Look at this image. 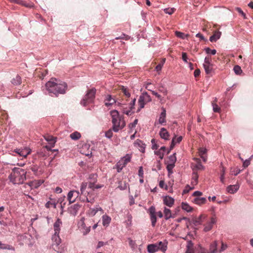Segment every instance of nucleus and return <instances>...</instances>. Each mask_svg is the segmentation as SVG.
<instances>
[{
  "instance_id": "obj_60",
  "label": "nucleus",
  "mask_w": 253,
  "mask_h": 253,
  "mask_svg": "<svg viewBox=\"0 0 253 253\" xmlns=\"http://www.w3.org/2000/svg\"><path fill=\"white\" fill-rule=\"evenodd\" d=\"M159 90L160 92L163 93L164 95H167L168 93L167 89L163 86L160 87Z\"/></svg>"
},
{
  "instance_id": "obj_25",
  "label": "nucleus",
  "mask_w": 253,
  "mask_h": 253,
  "mask_svg": "<svg viewBox=\"0 0 253 253\" xmlns=\"http://www.w3.org/2000/svg\"><path fill=\"white\" fill-rule=\"evenodd\" d=\"M102 211V209L99 206H96L94 208L90 209L89 211V214L90 216H94L98 211Z\"/></svg>"
},
{
  "instance_id": "obj_55",
  "label": "nucleus",
  "mask_w": 253,
  "mask_h": 253,
  "mask_svg": "<svg viewBox=\"0 0 253 253\" xmlns=\"http://www.w3.org/2000/svg\"><path fill=\"white\" fill-rule=\"evenodd\" d=\"M175 144V137H173L172 139L169 150L168 151V153H169V152L174 148Z\"/></svg>"
},
{
  "instance_id": "obj_49",
  "label": "nucleus",
  "mask_w": 253,
  "mask_h": 253,
  "mask_svg": "<svg viewBox=\"0 0 253 253\" xmlns=\"http://www.w3.org/2000/svg\"><path fill=\"white\" fill-rule=\"evenodd\" d=\"M213 111L214 112H218L219 113L220 111V108L218 107V106L213 102L211 103Z\"/></svg>"
},
{
  "instance_id": "obj_3",
  "label": "nucleus",
  "mask_w": 253,
  "mask_h": 253,
  "mask_svg": "<svg viewBox=\"0 0 253 253\" xmlns=\"http://www.w3.org/2000/svg\"><path fill=\"white\" fill-rule=\"evenodd\" d=\"M62 225V222L59 218H57L53 224L54 234L52 236V249L58 253H62L64 249L60 245L61 243V239L59 236V233L61 230V226Z\"/></svg>"
},
{
  "instance_id": "obj_13",
  "label": "nucleus",
  "mask_w": 253,
  "mask_h": 253,
  "mask_svg": "<svg viewBox=\"0 0 253 253\" xmlns=\"http://www.w3.org/2000/svg\"><path fill=\"white\" fill-rule=\"evenodd\" d=\"M80 208L81 206L79 204H76L71 206L69 208L68 211L71 214L76 215Z\"/></svg>"
},
{
  "instance_id": "obj_5",
  "label": "nucleus",
  "mask_w": 253,
  "mask_h": 253,
  "mask_svg": "<svg viewBox=\"0 0 253 253\" xmlns=\"http://www.w3.org/2000/svg\"><path fill=\"white\" fill-rule=\"evenodd\" d=\"M112 119V129L114 132H117L119 130L123 129L126 126V123L123 118L120 116L119 112L116 110H112L110 112Z\"/></svg>"
},
{
  "instance_id": "obj_7",
  "label": "nucleus",
  "mask_w": 253,
  "mask_h": 253,
  "mask_svg": "<svg viewBox=\"0 0 253 253\" xmlns=\"http://www.w3.org/2000/svg\"><path fill=\"white\" fill-rule=\"evenodd\" d=\"M95 88H92L89 89L81 100V104L85 106L87 104L91 103L95 97Z\"/></svg>"
},
{
  "instance_id": "obj_17",
  "label": "nucleus",
  "mask_w": 253,
  "mask_h": 253,
  "mask_svg": "<svg viewBox=\"0 0 253 253\" xmlns=\"http://www.w3.org/2000/svg\"><path fill=\"white\" fill-rule=\"evenodd\" d=\"M162 112H161L159 119V122L160 124L163 125L166 123V110L164 108H162Z\"/></svg>"
},
{
  "instance_id": "obj_30",
  "label": "nucleus",
  "mask_w": 253,
  "mask_h": 253,
  "mask_svg": "<svg viewBox=\"0 0 253 253\" xmlns=\"http://www.w3.org/2000/svg\"><path fill=\"white\" fill-rule=\"evenodd\" d=\"M146 103V102H145V101L144 99V97L142 96V95H141L139 96L138 101V105H139L138 111H140L141 109L144 108Z\"/></svg>"
},
{
  "instance_id": "obj_18",
  "label": "nucleus",
  "mask_w": 253,
  "mask_h": 253,
  "mask_svg": "<svg viewBox=\"0 0 253 253\" xmlns=\"http://www.w3.org/2000/svg\"><path fill=\"white\" fill-rule=\"evenodd\" d=\"M42 183L43 181L42 180H35L27 183V185H29L31 188H37Z\"/></svg>"
},
{
  "instance_id": "obj_1",
  "label": "nucleus",
  "mask_w": 253,
  "mask_h": 253,
  "mask_svg": "<svg viewBox=\"0 0 253 253\" xmlns=\"http://www.w3.org/2000/svg\"><path fill=\"white\" fill-rule=\"evenodd\" d=\"M96 174H91L89 176V179H93V181H90L89 183L83 182L81 185V194L83 195L84 197H80V201L83 202H88L93 203L94 202V199H89L88 196L94 190L102 188L103 185H95V182L96 181Z\"/></svg>"
},
{
  "instance_id": "obj_39",
  "label": "nucleus",
  "mask_w": 253,
  "mask_h": 253,
  "mask_svg": "<svg viewBox=\"0 0 253 253\" xmlns=\"http://www.w3.org/2000/svg\"><path fill=\"white\" fill-rule=\"evenodd\" d=\"M203 67L207 74H210L211 73L212 68L211 67V64H203Z\"/></svg>"
},
{
  "instance_id": "obj_2",
  "label": "nucleus",
  "mask_w": 253,
  "mask_h": 253,
  "mask_svg": "<svg viewBox=\"0 0 253 253\" xmlns=\"http://www.w3.org/2000/svg\"><path fill=\"white\" fill-rule=\"evenodd\" d=\"M45 87L49 93H53L57 96L59 94L65 93L67 85L65 82L52 78L46 83Z\"/></svg>"
},
{
  "instance_id": "obj_16",
  "label": "nucleus",
  "mask_w": 253,
  "mask_h": 253,
  "mask_svg": "<svg viewBox=\"0 0 253 253\" xmlns=\"http://www.w3.org/2000/svg\"><path fill=\"white\" fill-rule=\"evenodd\" d=\"M174 200L173 198L169 196H166L164 198V203L169 207H171L174 204Z\"/></svg>"
},
{
  "instance_id": "obj_32",
  "label": "nucleus",
  "mask_w": 253,
  "mask_h": 253,
  "mask_svg": "<svg viewBox=\"0 0 253 253\" xmlns=\"http://www.w3.org/2000/svg\"><path fill=\"white\" fill-rule=\"evenodd\" d=\"M206 202V198L204 197H197L194 199V202L197 205H202Z\"/></svg>"
},
{
  "instance_id": "obj_53",
  "label": "nucleus",
  "mask_w": 253,
  "mask_h": 253,
  "mask_svg": "<svg viewBox=\"0 0 253 253\" xmlns=\"http://www.w3.org/2000/svg\"><path fill=\"white\" fill-rule=\"evenodd\" d=\"M252 158H253V156H251L249 159L244 161L243 164V166L244 167V168H247L250 165V161H251V159H252Z\"/></svg>"
},
{
  "instance_id": "obj_63",
  "label": "nucleus",
  "mask_w": 253,
  "mask_h": 253,
  "mask_svg": "<svg viewBox=\"0 0 253 253\" xmlns=\"http://www.w3.org/2000/svg\"><path fill=\"white\" fill-rule=\"evenodd\" d=\"M207 152V149L204 148H201L199 149V155H204Z\"/></svg>"
},
{
  "instance_id": "obj_64",
  "label": "nucleus",
  "mask_w": 253,
  "mask_h": 253,
  "mask_svg": "<svg viewBox=\"0 0 253 253\" xmlns=\"http://www.w3.org/2000/svg\"><path fill=\"white\" fill-rule=\"evenodd\" d=\"M163 66V63H160L156 66L155 69L157 72L161 71L162 68Z\"/></svg>"
},
{
  "instance_id": "obj_27",
  "label": "nucleus",
  "mask_w": 253,
  "mask_h": 253,
  "mask_svg": "<svg viewBox=\"0 0 253 253\" xmlns=\"http://www.w3.org/2000/svg\"><path fill=\"white\" fill-rule=\"evenodd\" d=\"M89 147H90V145L89 144H84V145H83L82 149L81 150V153L83 154H84V155H85V156H89L91 155L92 153H91V150H88L87 153H85L84 151V149H88V150L89 149Z\"/></svg>"
},
{
  "instance_id": "obj_19",
  "label": "nucleus",
  "mask_w": 253,
  "mask_h": 253,
  "mask_svg": "<svg viewBox=\"0 0 253 253\" xmlns=\"http://www.w3.org/2000/svg\"><path fill=\"white\" fill-rule=\"evenodd\" d=\"M116 102V100L114 98L112 97L111 95H107L105 100V104L106 106H109L113 105Z\"/></svg>"
},
{
  "instance_id": "obj_14",
  "label": "nucleus",
  "mask_w": 253,
  "mask_h": 253,
  "mask_svg": "<svg viewBox=\"0 0 253 253\" xmlns=\"http://www.w3.org/2000/svg\"><path fill=\"white\" fill-rule=\"evenodd\" d=\"M135 146L138 148L139 150L142 153L145 152L146 145L140 139H137L134 143Z\"/></svg>"
},
{
  "instance_id": "obj_40",
  "label": "nucleus",
  "mask_w": 253,
  "mask_h": 253,
  "mask_svg": "<svg viewBox=\"0 0 253 253\" xmlns=\"http://www.w3.org/2000/svg\"><path fill=\"white\" fill-rule=\"evenodd\" d=\"M175 34L177 37L182 39H185L187 38L188 37V35H186L184 33L181 32L175 31Z\"/></svg>"
},
{
  "instance_id": "obj_34",
  "label": "nucleus",
  "mask_w": 253,
  "mask_h": 253,
  "mask_svg": "<svg viewBox=\"0 0 253 253\" xmlns=\"http://www.w3.org/2000/svg\"><path fill=\"white\" fill-rule=\"evenodd\" d=\"M126 165L123 163V161L120 160L116 164V167L117 169V171L118 172H121V171L122 170L123 168L126 167Z\"/></svg>"
},
{
  "instance_id": "obj_56",
  "label": "nucleus",
  "mask_w": 253,
  "mask_h": 253,
  "mask_svg": "<svg viewBox=\"0 0 253 253\" xmlns=\"http://www.w3.org/2000/svg\"><path fill=\"white\" fill-rule=\"evenodd\" d=\"M227 248L226 244H224L223 242H221V246L220 249L218 250V252L221 253L225 251Z\"/></svg>"
},
{
  "instance_id": "obj_6",
  "label": "nucleus",
  "mask_w": 253,
  "mask_h": 253,
  "mask_svg": "<svg viewBox=\"0 0 253 253\" xmlns=\"http://www.w3.org/2000/svg\"><path fill=\"white\" fill-rule=\"evenodd\" d=\"M168 242L166 240L164 242L159 241L155 244H149L147 246V252L149 253H155L159 251L165 253L167 250Z\"/></svg>"
},
{
  "instance_id": "obj_47",
  "label": "nucleus",
  "mask_w": 253,
  "mask_h": 253,
  "mask_svg": "<svg viewBox=\"0 0 253 253\" xmlns=\"http://www.w3.org/2000/svg\"><path fill=\"white\" fill-rule=\"evenodd\" d=\"M123 107L122 111L124 114L127 115V116H130L133 113V112L132 111L133 109L129 108V110H126V108L125 107Z\"/></svg>"
},
{
  "instance_id": "obj_41",
  "label": "nucleus",
  "mask_w": 253,
  "mask_h": 253,
  "mask_svg": "<svg viewBox=\"0 0 253 253\" xmlns=\"http://www.w3.org/2000/svg\"><path fill=\"white\" fill-rule=\"evenodd\" d=\"M150 84H147V85L146 87V88L148 90H150L152 92V94L155 95L158 99H159L160 100H162V96L159 94H158L156 91H155L154 90H151L150 89L148 88V86Z\"/></svg>"
},
{
  "instance_id": "obj_50",
  "label": "nucleus",
  "mask_w": 253,
  "mask_h": 253,
  "mask_svg": "<svg viewBox=\"0 0 253 253\" xmlns=\"http://www.w3.org/2000/svg\"><path fill=\"white\" fill-rule=\"evenodd\" d=\"M113 129H109L105 134V136L107 138L111 139L113 136Z\"/></svg>"
},
{
  "instance_id": "obj_20",
  "label": "nucleus",
  "mask_w": 253,
  "mask_h": 253,
  "mask_svg": "<svg viewBox=\"0 0 253 253\" xmlns=\"http://www.w3.org/2000/svg\"><path fill=\"white\" fill-rule=\"evenodd\" d=\"M159 134L161 137L162 139H164L165 140H168L169 139V135L168 131L166 130L165 128H161Z\"/></svg>"
},
{
  "instance_id": "obj_36",
  "label": "nucleus",
  "mask_w": 253,
  "mask_h": 253,
  "mask_svg": "<svg viewBox=\"0 0 253 253\" xmlns=\"http://www.w3.org/2000/svg\"><path fill=\"white\" fill-rule=\"evenodd\" d=\"M131 158V155L129 154H126L125 156L123 157L121 160L123 161V163H124L125 165H126V164L130 161Z\"/></svg>"
},
{
  "instance_id": "obj_62",
  "label": "nucleus",
  "mask_w": 253,
  "mask_h": 253,
  "mask_svg": "<svg viewBox=\"0 0 253 253\" xmlns=\"http://www.w3.org/2000/svg\"><path fill=\"white\" fill-rule=\"evenodd\" d=\"M182 59L184 62L188 63V61H187L188 57H187L186 53H185V52L182 53Z\"/></svg>"
},
{
  "instance_id": "obj_24",
  "label": "nucleus",
  "mask_w": 253,
  "mask_h": 253,
  "mask_svg": "<svg viewBox=\"0 0 253 253\" xmlns=\"http://www.w3.org/2000/svg\"><path fill=\"white\" fill-rule=\"evenodd\" d=\"M176 161V153H174L169 157L168 160L166 162V164L175 165Z\"/></svg>"
},
{
  "instance_id": "obj_21",
  "label": "nucleus",
  "mask_w": 253,
  "mask_h": 253,
  "mask_svg": "<svg viewBox=\"0 0 253 253\" xmlns=\"http://www.w3.org/2000/svg\"><path fill=\"white\" fill-rule=\"evenodd\" d=\"M221 33L219 31L215 32L210 37V41L211 42H216L221 37Z\"/></svg>"
},
{
  "instance_id": "obj_22",
  "label": "nucleus",
  "mask_w": 253,
  "mask_h": 253,
  "mask_svg": "<svg viewBox=\"0 0 253 253\" xmlns=\"http://www.w3.org/2000/svg\"><path fill=\"white\" fill-rule=\"evenodd\" d=\"M217 247V242L216 241H214L211 243L210 246V253H216L218 252Z\"/></svg>"
},
{
  "instance_id": "obj_51",
  "label": "nucleus",
  "mask_w": 253,
  "mask_h": 253,
  "mask_svg": "<svg viewBox=\"0 0 253 253\" xmlns=\"http://www.w3.org/2000/svg\"><path fill=\"white\" fill-rule=\"evenodd\" d=\"M175 10L174 8H166L164 9V12L169 15L172 14Z\"/></svg>"
},
{
  "instance_id": "obj_42",
  "label": "nucleus",
  "mask_w": 253,
  "mask_h": 253,
  "mask_svg": "<svg viewBox=\"0 0 253 253\" xmlns=\"http://www.w3.org/2000/svg\"><path fill=\"white\" fill-rule=\"evenodd\" d=\"M141 95L144 97L145 102H149L151 101V98L150 96L147 93V92H144Z\"/></svg>"
},
{
  "instance_id": "obj_31",
  "label": "nucleus",
  "mask_w": 253,
  "mask_h": 253,
  "mask_svg": "<svg viewBox=\"0 0 253 253\" xmlns=\"http://www.w3.org/2000/svg\"><path fill=\"white\" fill-rule=\"evenodd\" d=\"M182 209L187 212H191L193 208L187 203L182 202L181 204Z\"/></svg>"
},
{
  "instance_id": "obj_10",
  "label": "nucleus",
  "mask_w": 253,
  "mask_h": 253,
  "mask_svg": "<svg viewBox=\"0 0 253 253\" xmlns=\"http://www.w3.org/2000/svg\"><path fill=\"white\" fill-rule=\"evenodd\" d=\"M148 212L150 214V219L153 227L155 226L157 222V217L156 215V209L154 206H151Z\"/></svg>"
},
{
  "instance_id": "obj_61",
  "label": "nucleus",
  "mask_w": 253,
  "mask_h": 253,
  "mask_svg": "<svg viewBox=\"0 0 253 253\" xmlns=\"http://www.w3.org/2000/svg\"><path fill=\"white\" fill-rule=\"evenodd\" d=\"M241 172V170L239 169H236L234 170H231L232 174H233L235 176L237 175Z\"/></svg>"
},
{
  "instance_id": "obj_11",
  "label": "nucleus",
  "mask_w": 253,
  "mask_h": 253,
  "mask_svg": "<svg viewBox=\"0 0 253 253\" xmlns=\"http://www.w3.org/2000/svg\"><path fill=\"white\" fill-rule=\"evenodd\" d=\"M216 220L215 218L212 217L211 218L210 221H208L207 223L205 225L204 231L206 232L211 230L212 229L213 224H214L216 223Z\"/></svg>"
},
{
  "instance_id": "obj_45",
  "label": "nucleus",
  "mask_w": 253,
  "mask_h": 253,
  "mask_svg": "<svg viewBox=\"0 0 253 253\" xmlns=\"http://www.w3.org/2000/svg\"><path fill=\"white\" fill-rule=\"evenodd\" d=\"M122 90L123 92L124 93V95L126 97H129L130 96V93L128 91L127 88L124 86L122 87Z\"/></svg>"
},
{
  "instance_id": "obj_35",
  "label": "nucleus",
  "mask_w": 253,
  "mask_h": 253,
  "mask_svg": "<svg viewBox=\"0 0 253 253\" xmlns=\"http://www.w3.org/2000/svg\"><path fill=\"white\" fill-rule=\"evenodd\" d=\"M164 212L165 214V218L166 220H168L172 217L171 212L169 209L165 208Z\"/></svg>"
},
{
  "instance_id": "obj_54",
  "label": "nucleus",
  "mask_w": 253,
  "mask_h": 253,
  "mask_svg": "<svg viewBox=\"0 0 253 253\" xmlns=\"http://www.w3.org/2000/svg\"><path fill=\"white\" fill-rule=\"evenodd\" d=\"M152 143V149L153 150H157L158 148V145L156 144V140L155 139H152L151 140Z\"/></svg>"
},
{
  "instance_id": "obj_8",
  "label": "nucleus",
  "mask_w": 253,
  "mask_h": 253,
  "mask_svg": "<svg viewBox=\"0 0 253 253\" xmlns=\"http://www.w3.org/2000/svg\"><path fill=\"white\" fill-rule=\"evenodd\" d=\"M79 197L80 199V197H84L83 195H81V191L77 190L70 191L67 195V198L70 204L74 203Z\"/></svg>"
},
{
  "instance_id": "obj_15",
  "label": "nucleus",
  "mask_w": 253,
  "mask_h": 253,
  "mask_svg": "<svg viewBox=\"0 0 253 253\" xmlns=\"http://www.w3.org/2000/svg\"><path fill=\"white\" fill-rule=\"evenodd\" d=\"M206 217V216L201 214L199 217L193 219L192 220V223L195 226L201 225L203 222V219H205Z\"/></svg>"
},
{
  "instance_id": "obj_46",
  "label": "nucleus",
  "mask_w": 253,
  "mask_h": 253,
  "mask_svg": "<svg viewBox=\"0 0 253 253\" xmlns=\"http://www.w3.org/2000/svg\"><path fill=\"white\" fill-rule=\"evenodd\" d=\"M204 50L205 51L207 54H211L212 55H214L216 53V51L215 49H211L209 47H206L204 49Z\"/></svg>"
},
{
  "instance_id": "obj_52",
  "label": "nucleus",
  "mask_w": 253,
  "mask_h": 253,
  "mask_svg": "<svg viewBox=\"0 0 253 253\" xmlns=\"http://www.w3.org/2000/svg\"><path fill=\"white\" fill-rule=\"evenodd\" d=\"M155 154L159 156L161 160H162L164 156V153L160 150L155 151Z\"/></svg>"
},
{
  "instance_id": "obj_26",
  "label": "nucleus",
  "mask_w": 253,
  "mask_h": 253,
  "mask_svg": "<svg viewBox=\"0 0 253 253\" xmlns=\"http://www.w3.org/2000/svg\"><path fill=\"white\" fill-rule=\"evenodd\" d=\"M15 2L17 3L25 6L26 7L32 8L34 6V4L32 2H26L25 1L21 0H15Z\"/></svg>"
},
{
  "instance_id": "obj_33",
  "label": "nucleus",
  "mask_w": 253,
  "mask_h": 253,
  "mask_svg": "<svg viewBox=\"0 0 253 253\" xmlns=\"http://www.w3.org/2000/svg\"><path fill=\"white\" fill-rule=\"evenodd\" d=\"M70 137L72 140H76L81 138V134L78 131H75L70 134Z\"/></svg>"
},
{
  "instance_id": "obj_44",
  "label": "nucleus",
  "mask_w": 253,
  "mask_h": 253,
  "mask_svg": "<svg viewBox=\"0 0 253 253\" xmlns=\"http://www.w3.org/2000/svg\"><path fill=\"white\" fill-rule=\"evenodd\" d=\"M233 70L236 75H240L242 72L241 67L238 65L235 66Z\"/></svg>"
},
{
  "instance_id": "obj_4",
  "label": "nucleus",
  "mask_w": 253,
  "mask_h": 253,
  "mask_svg": "<svg viewBox=\"0 0 253 253\" xmlns=\"http://www.w3.org/2000/svg\"><path fill=\"white\" fill-rule=\"evenodd\" d=\"M26 173L27 171L23 169L14 168L8 178L13 184H20L26 180Z\"/></svg>"
},
{
  "instance_id": "obj_29",
  "label": "nucleus",
  "mask_w": 253,
  "mask_h": 253,
  "mask_svg": "<svg viewBox=\"0 0 253 253\" xmlns=\"http://www.w3.org/2000/svg\"><path fill=\"white\" fill-rule=\"evenodd\" d=\"M0 250H8L10 251H14V248L8 244H3L0 242Z\"/></svg>"
},
{
  "instance_id": "obj_12",
  "label": "nucleus",
  "mask_w": 253,
  "mask_h": 253,
  "mask_svg": "<svg viewBox=\"0 0 253 253\" xmlns=\"http://www.w3.org/2000/svg\"><path fill=\"white\" fill-rule=\"evenodd\" d=\"M240 185L238 183H236L234 185H230L226 188V190L228 193L230 194H234L239 190Z\"/></svg>"
},
{
  "instance_id": "obj_43",
  "label": "nucleus",
  "mask_w": 253,
  "mask_h": 253,
  "mask_svg": "<svg viewBox=\"0 0 253 253\" xmlns=\"http://www.w3.org/2000/svg\"><path fill=\"white\" fill-rule=\"evenodd\" d=\"M221 173L220 176V181L222 183H224V175L225 173V168L223 167H222L221 170Z\"/></svg>"
},
{
  "instance_id": "obj_38",
  "label": "nucleus",
  "mask_w": 253,
  "mask_h": 253,
  "mask_svg": "<svg viewBox=\"0 0 253 253\" xmlns=\"http://www.w3.org/2000/svg\"><path fill=\"white\" fill-rule=\"evenodd\" d=\"M57 203L55 202L54 200H52V201H48L45 205V206L46 208L49 209L50 208V206H52L54 209L56 208Z\"/></svg>"
},
{
  "instance_id": "obj_58",
  "label": "nucleus",
  "mask_w": 253,
  "mask_h": 253,
  "mask_svg": "<svg viewBox=\"0 0 253 253\" xmlns=\"http://www.w3.org/2000/svg\"><path fill=\"white\" fill-rule=\"evenodd\" d=\"M136 98H134L132 99L131 101L130 102V103H129V108H130V109H133L134 108V105H135V101H136Z\"/></svg>"
},
{
  "instance_id": "obj_37",
  "label": "nucleus",
  "mask_w": 253,
  "mask_h": 253,
  "mask_svg": "<svg viewBox=\"0 0 253 253\" xmlns=\"http://www.w3.org/2000/svg\"><path fill=\"white\" fill-rule=\"evenodd\" d=\"M11 83L14 85H19V84H21V77L17 75L16 77L15 78L12 79V80L11 81Z\"/></svg>"
},
{
  "instance_id": "obj_9",
  "label": "nucleus",
  "mask_w": 253,
  "mask_h": 253,
  "mask_svg": "<svg viewBox=\"0 0 253 253\" xmlns=\"http://www.w3.org/2000/svg\"><path fill=\"white\" fill-rule=\"evenodd\" d=\"M13 152L17 153L20 156L26 158L31 153V150L29 148L26 147L23 148L15 149Z\"/></svg>"
},
{
  "instance_id": "obj_59",
  "label": "nucleus",
  "mask_w": 253,
  "mask_h": 253,
  "mask_svg": "<svg viewBox=\"0 0 253 253\" xmlns=\"http://www.w3.org/2000/svg\"><path fill=\"white\" fill-rule=\"evenodd\" d=\"M138 174L139 177L143 178V169L142 167L141 166L139 168Z\"/></svg>"
},
{
  "instance_id": "obj_57",
  "label": "nucleus",
  "mask_w": 253,
  "mask_h": 253,
  "mask_svg": "<svg viewBox=\"0 0 253 253\" xmlns=\"http://www.w3.org/2000/svg\"><path fill=\"white\" fill-rule=\"evenodd\" d=\"M129 38L130 37L128 36L123 34L121 36L116 38V39H124L125 40H128Z\"/></svg>"
},
{
  "instance_id": "obj_48",
  "label": "nucleus",
  "mask_w": 253,
  "mask_h": 253,
  "mask_svg": "<svg viewBox=\"0 0 253 253\" xmlns=\"http://www.w3.org/2000/svg\"><path fill=\"white\" fill-rule=\"evenodd\" d=\"M204 169V167L202 165L200 162H198L194 166L193 169Z\"/></svg>"
},
{
  "instance_id": "obj_28",
  "label": "nucleus",
  "mask_w": 253,
  "mask_h": 253,
  "mask_svg": "<svg viewBox=\"0 0 253 253\" xmlns=\"http://www.w3.org/2000/svg\"><path fill=\"white\" fill-rule=\"evenodd\" d=\"M198 174L197 172L194 171L192 173V179H191V184L194 187L195 185H196L198 182Z\"/></svg>"
},
{
  "instance_id": "obj_23",
  "label": "nucleus",
  "mask_w": 253,
  "mask_h": 253,
  "mask_svg": "<svg viewBox=\"0 0 253 253\" xmlns=\"http://www.w3.org/2000/svg\"><path fill=\"white\" fill-rule=\"evenodd\" d=\"M111 220V218L109 216L106 214L102 216V224L104 226L107 227L110 223Z\"/></svg>"
}]
</instances>
